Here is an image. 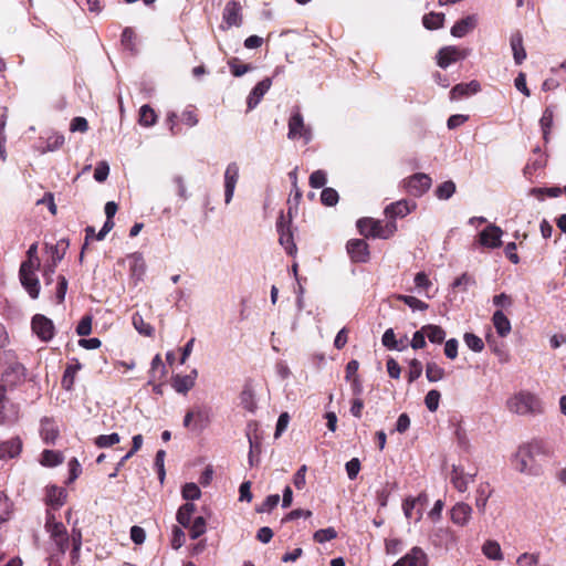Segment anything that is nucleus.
<instances>
[{"label": "nucleus", "instance_id": "obj_59", "mask_svg": "<svg viewBox=\"0 0 566 566\" xmlns=\"http://www.w3.org/2000/svg\"><path fill=\"white\" fill-rule=\"evenodd\" d=\"M135 33L132 28H125L122 32V44L129 51H135Z\"/></svg>", "mask_w": 566, "mask_h": 566}, {"label": "nucleus", "instance_id": "obj_3", "mask_svg": "<svg viewBox=\"0 0 566 566\" xmlns=\"http://www.w3.org/2000/svg\"><path fill=\"white\" fill-rule=\"evenodd\" d=\"M359 233L366 238L388 239L396 231L395 222H390L385 227L380 221L373 218H361L356 223Z\"/></svg>", "mask_w": 566, "mask_h": 566}, {"label": "nucleus", "instance_id": "obj_53", "mask_svg": "<svg viewBox=\"0 0 566 566\" xmlns=\"http://www.w3.org/2000/svg\"><path fill=\"white\" fill-rule=\"evenodd\" d=\"M228 65L231 70V73L235 77H240L252 70V66L250 64H239L238 59H231L228 61Z\"/></svg>", "mask_w": 566, "mask_h": 566}, {"label": "nucleus", "instance_id": "obj_47", "mask_svg": "<svg viewBox=\"0 0 566 566\" xmlns=\"http://www.w3.org/2000/svg\"><path fill=\"white\" fill-rule=\"evenodd\" d=\"M465 345L473 352L480 353L484 348V343L481 337L473 333H465L463 336Z\"/></svg>", "mask_w": 566, "mask_h": 566}, {"label": "nucleus", "instance_id": "obj_10", "mask_svg": "<svg viewBox=\"0 0 566 566\" xmlns=\"http://www.w3.org/2000/svg\"><path fill=\"white\" fill-rule=\"evenodd\" d=\"M469 54L470 50L468 49H459L453 45L444 46L437 54V63L440 67L447 69L450 64L464 60Z\"/></svg>", "mask_w": 566, "mask_h": 566}, {"label": "nucleus", "instance_id": "obj_22", "mask_svg": "<svg viewBox=\"0 0 566 566\" xmlns=\"http://www.w3.org/2000/svg\"><path fill=\"white\" fill-rule=\"evenodd\" d=\"M22 451V441L19 437H13L7 441L0 442V460H9L18 457Z\"/></svg>", "mask_w": 566, "mask_h": 566}, {"label": "nucleus", "instance_id": "obj_60", "mask_svg": "<svg viewBox=\"0 0 566 566\" xmlns=\"http://www.w3.org/2000/svg\"><path fill=\"white\" fill-rule=\"evenodd\" d=\"M109 174V166L106 161H99L94 170V179L97 182H103L107 179Z\"/></svg>", "mask_w": 566, "mask_h": 566}, {"label": "nucleus", "instance_id": "obj_49", "mask_svg": "<svg viewBox=\"0 0 566 566\" xmlns=\"http://www.w3.org/2000/svg\"><path fill=\"white\" fill-rule=\"evenodd\" d=\"M339 196L334 188H324L321 193V201L324 206L333 207L338 202Z\"/></svg>", "mask_w": 566, "mask_h": 566}, {"label": "nucleus", "instance_id": "obj_9", "mask_svg": "<svg viewBox=\"0 0 566 566\" xmlns=\"http://www.w3.org/2000/svg\"><path fill=\"white\" fill-rule=\"evenodd\" d=\"M431 186V178L426 174H415L403 180L406 192L412 197H421L429 190Z\"/></svg>", "mask_w": 566, "mask_h": 566}, {"label": "nucleus", "instance_id": "obj_56", "mask_svg": "<svg viewBox=\"0 0 566 566\" xmlns=\"http://www.w3.org/2000/svg\"><path fill=\"white\" fill-rule=\"evenodd\" d=\"M538 563H539L538 554L523 553L516 559V564L518 566H538Z\"/></svg>", "mask_w": 566, "mask_h": 566}, {"label": "nucleus", "instance_id": "obj_5", "mask_svg": "<svg viewBox=\"0 0 566 566\" xmlns=\"http://www.w3.org/2000/svg\"><path fill=\"white\" fill-rule=\"evenodd\" d=\"M287 138L291 140L303 139L305 144L313 138L312 129L305 125L302 114L296 111L289 118Z\"/></svg>", "mask_w": 566, "mask_h": 566}, {"label": "nucleus", "instance_id": "obj_64", "mask_svg": "<svg viewBox=\"0 0 566 566\" xmlns=\"http://www.w3.org/2000/svg\"><path fill=\"white\" fill-rule=\"evenodd\" d=\"M172 182L176 186L177 195L179 196V198L181 200H187L189 196H188V192H187V187H186L184 177L180 176V175H175L172 177Z\"/></svg>", "mask_w": 566, "mask_h": 566}, {"label": "nucleus", "instance_id": "obj_30", "mask_svg": "<svg viewBox=\"0 0 566 566\" xmlns=\"http://www.w3.org/2000/svg\"><path fill=\"white\" fill-rule=\"evenodd\" d=\"M554 106H547L539 119L543 139L545 140V143L549 140V133L554 120Z\"/></svg>", "mask_w": 566, "mask_h": 566}, {"label": "nucleus", "instance_id": "obj_15", "mask_svg": "<svg viewBox=\"0 0 566 566\" xmlns=\"http://www.w3.org/2000/svg\"><path fill=\"white\" fill-rule=\"evenodd\" d=\"M347 252L354 262L364 263L369 258L368 244L361 239H352L346 245Z\"/></svg>", "mask_w": 566, "mask_h": 566}, {"label": "nucleus", "instance_id": "obj_37", "mask_svg": "<svg viewBox=\"0 0 566 566\" xmlns=\"http://www.w3.org/2000/svg\"><path fill=\"white\" fill-rule=\"evenodd\" d=\"M64 460L63 454L60 451L44 450L41 454V464L43 467H56Z\"/></svg>", "mask_w": 566, "mask_h": 566}, {"label": "nucleus", "instance_id": "obj_48", "mask_svg": "<svg viewBox=\"0 0 566 566\" xmlns=\"http://www.w3.org/2000/svg\"><path fill=\"white\" fill-rule=\"evenodd\" d=\"M398 300L402 301L406 305H408L412 311H424L429 307V305L421 300L410 296V295H399Z\"/></svg>", "mask_w": 566, "mask_h": 566}, {"label": "nucleus", "instance_id": "obj_58", "mask_svg": "<svg viewBox=\"0 0 566 566\" xmlns=\"http://www.w3.org/2000/svg\"><path fill=\"white\" fill-rule=\"evenodd\" d=\"M11 512V503L8 496L0 492V524L9 518Z\"/></svg>", "mask_w": 566, "mask_h": 566}, {"label": "nucleus", "instance_id": "obj_35", "mask_svg": "<svg viewBox=\"0 0 566 566\" xmlns=\"http://www.w3.org/2000/svg\"><path fill=\"white\" fill-rule=\"evenodd\" d=\"M523 447L530 451V453L537 460L539 457H547L549 454V448L543 440H533Z\"/></svg>", "mask_w": 566, "mask_h": 566}, {"label": "nucleus", "instance_id": "obj_1", "mask_svg": "<svg viewBox=\"0 0 566 566\" xmlns=\"http://www.w3.org/2000/svg\"><path fill=\"white\" fill-rule=\"evenodd\" d=\"M506 408L517 416H537L544 412L541 398L527 390H520L506 400Z\"/></svg>", "mask_w": 566, "mask_h": 566}, {"label": "nucleus", "instance_id": "obj_18", "mask_svg": "<svg viewBox=\"0 0 566 566\" xmlns=\"http://www.w3.org/2000/svg\"><path fill=\"white\" fill-rule=\"evenodd\" d=\"M476 473H465L462 468L453 465L450 481L459 492H465L469 484L474 481Z\"/></svg>", "mask_w": 566, "mask_h": 566}, {"label": "nucleus", "instance_id": "obj_7", "mask_svg": "<svg viewBox=\"0 0 566 566\" xmlns=\"http://www.w3.org/2000/svg\"><path fill=\"white\" fill-rule=\"evenodd\" d=\"M291 209L289 210V218H286L284 213L281 212L276 221L279 242L289 254H293L296 251V245L293 241V233L291 231Z\"/></svg>", "mask_w": 566, "mask_h": 566}, {"label": "nucleus", "instance_id": "obj_29", "mask_svg": "<svg viewBox=\"0 0 566 566\" xmlns=\"http://www.w3.org/2000/svg\"><path fill=\"white\" fill-rule=\"evenodd\" d=\"M129 259V270L132 277L136 282L142 281L146 272V263L143 255L140 253H134Z\"/></svg>", "mask_w": 566, "mask_h": 566}, {"label": "nucleus", "instance_id": "obj_25", "mask_svg": "<svg viewBox=\"0 0 566 566\" xmlns=\"http://www.w3.org/2000/svg\"><path fill=\"white\" fill-rule=\"evenodd\" d=\"M510 44L515 64L521 65L526 59V51L523 45V35L521 31H515L511 34Z\"/></svg>", "mask_w": 566, "mask_h": 566}, {"label": "nucleus", "instance_id": "obj_27", "mask_svg": "<svg viewBox=\"0 0 566 566\" xmlns=\"http://www.w3.org/2000/svg\"><path fill=\"white\" fill-rule=\"evenodd\" d=\"M40 433L46 444H53L59 436V430L53 420L43 418L41 420Z\"/></svg>", "mask_w": 566, "mask_h": 566}, {"label": "nucleus", "instance_id": "obj_52", "mask_svg": "<svg viewBox=\"0 0 566 566\" xmlns=\"http://www.w3.org/2000/svg\"><path fill=\"white\" fill-rule=\"evenodd\" d=\"M441 395L438 390L432 389L428 391V394L424 397V403L429 411L433 412L439 407Z\"/></svg>", "mask_w": 566, "mask_h": 566}, {"label": "nucleus", "instance_id": "obj_12", "mask_svg": "<svg viewBox=\"0 0 566 566\" xmlns=\"http://www.w3.org/2000/svg\"><path fill=\"white\" fill-rule=\"evenodd\" d=\"M33 333L42 340L50 342L54 336L53 322L42 314H35L31 322Z\"/></svg>", "mask_w": 566, "mask_h": 566}, {"label": "nucleus", "instance_id": "obj_34", "mask_svg": "<svg viewBox=\"0 0 566 566\" xmlns=\"http://www.w3.org/2000/svg\"><path fill=\"white\" fill-rule=\"evenodd\" d=\"M240 403L249 412L253 413L256 410V401L254 391L251 387L245 386L240 394Z\"/></svg>", "mask_w": 566, "mask_h": 566}, {"label": "nucleus", "instance_id": "obj_14", "mask_svg": "<svg viewBox=\"0 0 566 566\" xmlns=\"http://www.w3.org/2000/svg\"><path fill=\"white\" fill-rule=\"evenodd\" d=\"M25 377L24 366L15 360H12L6 365L2 369V379L8 386H15L23 381Z\"/></svg>", "mask_w": 566, "mask_h": 566}, {"label": "nucleus", "instance_id": "obj_20", "mask_svg": "<svg viewBox=\"0 0 566 566\" xmlns=\"http://www.w3.org/2000/svg\"><path fill=\"white\" fill-rule=\"evenodd\" d=\"M416 202L401 199L387 206L385 209V213L392 219L403 218L413 209H416Z\"/></svg>", "mask_w": 566, "mask_h": 566}, {"label": "nucleus", "instance_id": "obj_26", "mask_svg": "<svg viewBox=\"0 0 566 566\" xmlns=\"http://www.w3.org/2000/svg\"><path fill=\"white\" fill-rule=\"evenodd\" d=\"M475 25H476V17L468 15L454 23V25L451 28V34L454 38H463L470 31H472L475 28Z\"/></svg>", "mask_w": 566, "mask_h": 566}, {"label": "nucleus", "instance_id": "obj_43", "mask_svg": "<svg viewBox=\"0 0 566 566\" xmlns=\"http://www.w3.org/2000/svg\"><path fill=\"white\" fill-rule=\"evenodd\" d=\"M189 534L192 539L199 538L207 531L206 528V520L202 516H197L192 523H190Z\"/></svg>", "mask_w": 566, "mask_h": 566}, {"label": "nucleus", "instance_id": "obj_24", "mask_svg": "<svg viewBox=\"0 0 566 566\" xmlns=\"http://www.w3.org/2000/svg\"><path fill=\"white\" fill-rule=\"evenodd\" d=\"M66 496V491L63 488L56 485L46 488V504L51 506V510L61 507L65 503Z\"/></svg>", "mask_w": 566, "mask_h": 566}, {"label": "nucleus", "instance_id": "obj_13", "mask_svg": "<svg viewBox=\"0 0 566 566\" xmlns=\"http://www.w3.org/2000/svg\"><path fill=\"white\" fill-rule=\"evenodd\" d=\"M503 230L496 224H489L479 234V243L489 249H497L502 245Z\"/></svg>", "mask_w": 566, "mask_h": 566}, {"label": "nucleus", "instance_id": "obj_57", "mask_svg": "<svg viewBox=\"0 0 566 566\" xmlns=\"http://www.w3.org/2000/svg\"><path fill=\"white\" fill-rule=\"evenodd\" d=\"M422 374V364L418 359H411L409 363L408 381L413 382Z\"/></svg>", "mask_w": 566, "mask_h": 566}, {"label": "nucleus", "instance_id": "obj_42", "mask_svg": "<svg viewBox=\"0 0 566 566\" xmlns=\"http://www.w3.org/2000/svg\"><path fill=\"white\" fill-rule=\"evenodd\" d=\"M65 138L62 134L54 133L46 139L45 147L41 150L42 154L48 151H55L64 145Z\"/></svg>", "mask_w": 566, "mask_h": 566}, {"label": "nucleus", "instance_id": "obj_38", "mask_svg": "<svg viewBox=\"0 0 566 566\" xmlns=\"http://www.w3.org/2000/svg\"><path fill=\"white\" fill-rule=\"evenodd\" d=\"M444 14L438 12H430L422 18V24L428 30H437L443 25Z\"/></svg>", "mask_w": 566, "mask_h": 566}, {"label": "nucleus", "instance_id": "obj_50", "mask_svg": "<svg viewBox=\"0 0 566 566\" xmlns=\"http://www.w3.org/2000/svg\"><path fill=\"white\" fill-rule=\"evenodd\" d=\"M182 497L187 501L198 500L201 496V491L196 483H186L181 491Z\"/></svg>", "mask_w": 566, "mask_h": 566}, {"label": "nucleus", "instance_id": "obj_46", "mask_svg": "<svg viewBox=\"0 0 566 566\" xmlns=\"http://www.w3.org/2000/svg\"><path fill=\"white\" fill-rule=\"evenodd\" d=\"M455 192V184L451 180L444 181L436 189V196L441 200L450 199Z\"/></svg>", "mask_w": 566, "mask_h": 566}, {"label": "nucleus", "instance_id": "obj_31", "mask_svg": "<svg viewBox=\"0 0 566 566\" xmlns=\"http://www.w3.org/2000/svg\"><path fill=\"white\" fill-rule=\"evenodd\" d=\"M422 332L426 333L427 338L432 344H441L446 339V332L439 325H433V324L423 325Z\"/></svg>", "mask_w": 566, "mask_h": 566}, {"label": "nucleus", "instance_id": "obj_41", "mask_svg": "<svg viewBox=\"0 0 566 566\" xmlns=\"http://www.w3.org/2000/svg\"><path fill=\"white\" fill-rule=\"evenodd\" d=\"M426 377L430 382H437L444 377V369L438 364L430 361L426 366Z\"/></svg>", "mask_w": 566, "mask_h": 566}, {"label": "nucleus", "instance_id": "obj_61", "mask_svg": "<svg viewBox=\"0 0 566 566\" xmlns=\"http://www.w3.org/2000/svg\"><path fill=\"white\" fill-rule=\"evenodd\" d=\"M92 332V317L85 315L81 318L80 323L76 326V333L80 336H87Z\"/></svg>", "mask_w": 566, "mask_h": 566}, {"label": "nucleus", "instance_id": "obj_11", "mask_svg": "<svg viewBox=\"0 0 566 566\" xmlns=\"http://www.w3.org/2000/svg\"><path fill=\"white\" fill-rule=\"evenodd\" d=\"M242 24L241 4L235 0L228 1L222 12V24L220 29L227 30L231 27H240Z\"/></svg>", "mask_w": 566, "mask_h": 566}, {"label": "nucleus", "instance_id": "obj_8", "mask_svg": "<svg viewBox=\"0 0 566 566\" xmlns=\"http://www.w3.org/2000/svg\"><path fill=\"white\" fill-rule=\"evenodd\" d=\"M240 178L238 163L231 161L227 165L223 174L224 203L229 205L234 196L235 187Z\"/></svg>", "mask_w": 566, "mask_h": 566}, {"label": "nucleus", "instance_id": "obj_55", "mask_svg": "<svg viewBox=\"0 0 566 566\" xmlns=\"http://www.w3.org/2000/svg\"><path fill=\"white\" fill-rule=\"evenodd\" d=\"M327 181V176L324 170H315L310 176V186L312 188H322Z\"/></svg>", "mask_w": 566, "mask_h": 566}, {"label": "nucleus", "instance_id": "obj_23", "mask_svg": "<svg viewBox=\"0 0 566 566\" xmlns=\"http://www.w3.org/2000/svg\"><path fill=\"white\" fill-rule=\"evenodd\" d=\"M481 90V85L478 81H471L469 83H461L453 86L450 91V99L458 101L462 97H467L478 93Z\"/></svg>", "mask_w": 566, "mask_h": 566}, {"label": "nucleus", "instance_id": "obj_2", "mask_svg": "<svg viewBox=\"0 0 566 566\" xmlns=\"http://www.w3.org/2000/svg\"><path fill=\"white\" fill-rule=\"evenodd\" d=\"M44 528L60 555H65L70 547V535L64 524L56 520L51 510H46Z\"/></svg>", "mask_w": 566, "mask_h": 566}, {"label": "nucleus", "instance_id": "obj_51", "mask_svg": "<svg viewBox=\"0 0 566 566\" xmlns=\"http://www.w3.org/2000/svg\"><path fill=\"white\" fill-rule=\"evenodd\" d=\"M336 536L337 532L335 531L334 527H326L316 531L313 535V538L317 543H325L334 539Z\"/></svg>", "mask_w": 566, "mask_h": 566}, {"label": "nucleus", "instance_id": "obj_32", "mask_svg": "<svg viewBox=\"0 0 566 566\" xmlns=\"http://www.w3.org/2000/svg\"><path fill=\"white\" fill-rule=\"evenodd\" d=\"M492 491L488 483H481L476 489L475 506L480 513H484L488 504V500L491 496Z\"/></svg>", "mask_w": 566, "mask_h": 566}, {"label": "nucleus", "instance_id": "obj_28", "mask_svg": "<svg viewBox=\"0 0 566 566\" xmlns=\"http://www.w3.org/2000/svg\"><path fill=\"white\" fill-rule=\"evenodd\" d=\"M492 322L496 329V333L501 337H505L511 333V329H512L511 322L501 310H497L494 312V314L492 316Z\"/></svg>", "mask_w": 566, "mask_h": 566}, {"label": "nucleus", "instance_id": "obj_54", "mask_svg": "<svg viewBox=\"0 0 566 566\" xmlns=\"http://www.w3.org/2000/svg\"><path fill=\"white\" fill-rule=\"evenodd\" d=\"M474 284L475 280L473 276L468 273H463L453 281L452 289H461L462 291H467L469 286Z\"/></svg>", "mask_w": 566, "mask_h": 566}, {"label": "nucleus", "instance_id": "obj_36", "mask_svg": "<svg viewBox=\"0 0 566 566\" xmlns=\"http://www.w3.org/2000/svg\"><path fill=\"white\" fill-rule=\"evenodd\" d=\"M157 122V115L155 111L147 104L139 108L138 123L144 127H151Z\"/></svg>", "mask_w": 566, "mask_h": 566}, {"label": "nucleus", "instance_id": "obj_19", "mask_svg": "<svg viewBox=\"0 0 566 566\" xmlns=\"http://www.w3.org/2000/svg\"><path fill=\"white\" fill-rule=\"evenodd\" d=\"M197 376V369H192L188 375H175L171 379V386L178 394L186 395L193 388Z\"/></svg>", "mask_w": 566, "mask_h": 566}, {"label": "nucleus", "instance_id": "obj_33", "mask_svg": "<svg viewBox=\"0 0 566 566\" xmlns=\"http://www.w3.org/2000/svg\"><path fill=\"white\" fill-rule=\"evenodd\" d=\"M482 553L491 560H502L504 558L500 544L493 539H488L483 544Z\"/></svg>", "mask_w": 566, "mask_h": 566}, {"label": "nucleus", "instance_id": "obj_40", "mask_svg": "<svg viewBox=\"0 0 566 566\" xmlns=\"http://www.w3.org/2000/svg\"><path fill=\"white\" fill-rule=\"evenodd\" d=\"M69 247V242L64 239L60 240L56 244L48 247L51 253V262L52 264L57 265V263L64 258L65 250Z\"/></svg>", "mask_w": 566, "mask_h": 566}, {"label": "nucleus", "instance_id": "obj_21", "mask_svg": "<svg viewBox=\"0 0 566 566\" xmlns=\"http://www.w3.org/2000/svg\"><path fill=\"white\" fill-rule=\"evenodd\" d=\"M472 512L473 510L469 504L459 502L451 509V521L459 526H464L471 520Z\"/></svg>", "mask_w": 566, "mask_h": 566}, {"label": "nucleus", "instance_id": "obj_6", "mask_svg": "<svg viewBox=\"0 0 566 566\" xmlns=\"http://www.w3.org/2000/svg\"><path fill=\"white\" fill-rule=\"evenodd\" d=\"M36 270L38 268H33L31 263H21L19 270L21 285L32 300L38 298L40 294V282L35 274Z\"/></svg>", "mask_w": 566, "mask_h": 566}, {"label": "nucleus", "instance_id": "obj_16", "mask_svg": "<svg viewBox=\"0 0 566 566\" xmlns=\"http://www.w3.org/2000/svg\"><path fill=\"white\" fill-rule=\"evenodd\" d=\"M428 556L422 548L415 546L408 554L398 559L392 566H427Z\"/></svg>", "mask_w": 566, "mask_h": 566}, {"label": "nucleus", "instance_id": "obj_44", "mask_svg": "<svg viewBox=\"0 0 566 566\" xmlns=\"http://www.w3.org/2000/svg\"><path fill=\"white\" fill-rule=\"evenodd\" d=\"M119 441H120L119 434L114 432L111 434H101V436L96 437L94 440V443L96 447L104 449V448H109L114 444H117V443H119Z\"/></svg>", "mask_w": 566, "mask_h": 566}, {"label": "nucleus", "instance_id": "obj_39", "mask_svg": "<svg viewBox=\"0 0 566 566\" xmlns=\"http://www.w3.org/2000/svg\"><path fill=\"white\" fill-rule=\"evenodd\" d=\"M132 323H133L135 329L140 335L148 336V337L153 336V334L155 332L154 327L150 324L146 323L139 313L133 314Z\"/></svg>", "mask_w": 566, "mask_h": 566}, {"label": "nucleus", "instance_id": "obj_4", "mask_svg": "<svg viewBox=\"0 0 566 566\" xmlns=\"http://www.w3.org/2000/svg\"><path fill=\"white\" fill-rule=\"evenodd\" d=\"M513 465L516 471L527 475L538 476L542 474L541 465L523 446H521L514 454Z\"/></svg>", "mask_w": 566, "mask_h": 566}, {"label": "nucleus", "instance_id": "obj_62", "mask_svg": "<svg viewBox=\"0 0 566 566\" xmlns=\"http://www.w3.org/2000/svg\"><path fill=\"white\" fill-rule=\"evenodd\" d=\"M381 343L389 350H395V348L398 347L396 334L392 328H388L384 333V335L381 337Z\"/></svg>", "mask_w": 566, "mask_h": 566}, {"label": "nucleus", "instance_id": "obj_45", "mask_svg": "<svg viewBox=\"0 0 566 566\" xmlns=\"http://www.w3.org/2000/svg\"><path fill=\"white\" fill-rule=\"evenodd\" d=\"M82 365L80 363H76L75 365H69L66 369L64 370L63 378H62V386L63 388L70 390L74 384V377L77 370H80Z\"/></svg>", "mask_w": 566, "mask_h": 566}, {"label": "nucleus", "instance_id": "obj_63", "mask_svg": "<svg viewBox=\"0 0 566 566\" xmlns=\"http://www.w3.org/2000/svg\"><path fill=\"white\" fill-rule=\"evenodd\" d=\"M306 472L307 467L305 464L301 465L300 469L293 476V484L297 490H302L306 484Z\"/></svg>", "mask_w": 566, "mask_h": 566}, {"label": "nucleus", "instance_id": "obj_17", "mask_svg": "<svg viewBox=\"0 0 566 566\" xmlns=\"http://www.w3.org/2000/svg\"><path fill=\"white\" fill-rule=\"evenodd\" d=\"M271 85L272 80L270 77H265L252 88L247 99L249 111L254 109L259 105L265 93L271 88Z\"/></svg>", "mask_w": 566, "mask_h": 566}]
</instances>
